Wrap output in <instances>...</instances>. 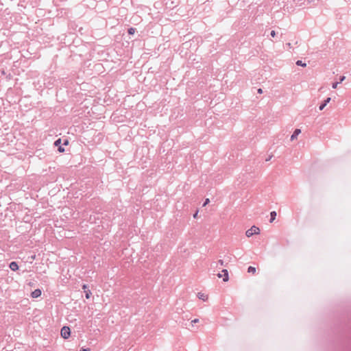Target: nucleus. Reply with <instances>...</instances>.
<instances>
[{
  "mask_svg": "<svg viewBox=\"0 0 351 351\" xmlns=\"http://www.w3.org/2000/svg\"><path fill=\"white\" fill-rule=\"evenodd\" d=\"M259 232H260L259 228L258 227L255 226H253L251 227V228L248 229L245 232V235L247 237H252L254 234H259Z\"/></svg>",
  "mask_w": 351,
  "mask_h": 351,
  "instance_id": "nucleus-1",
  "label": "nucleus"
},
{
  "mask_svg": "<svg viewBox=\"0 0 351 351\" xmlns=\"http://www.w3.org/2000/svg\"><path fill=\"white\" fill-rule=\"evenodd\" d=\"M61 337L65 339H68L71 335V329L69 326H63L60 331Z\"/></svg>",
  "mask_w": 351,
  "mask_h": 351,
  "instance_id": "nucleus-2",
  "label": "nucleus"
},
{
  "mask_svg": "<svg viewBox=\"0 0 351 351\" xmlns=\"http://www.w3.org/2000/svg\"><path fill=\"white\" fill-rule=\"evenodd\" d=\"M54 145L58 147V150L59 152L62 153L64 152V148L61 145V138L57 139L54 142Z\"/></svg>",
  "mask_w": 351,
  "mask_h": 351,
  "instance_id": "nucleus-3",
  "label": "nucleus"
},
{
  "mask_svg": "<svg viewBox=\"0 0 351 351\" xmlns=\"http://www.w3.org/2000/svg\"><path fill=\"white\" fill-rule=\"evenodd\" d=\"M42 291L40 289H36L32 292L31 296L33 298H37L41 295Z\"/></svg>",
  "mask_w": 351,
  "mask_h": 351,
  "instance_id": "nucleus-4",
  "label": "nucleus"
},
{
  "mask_svg": "<svg viewBox=\"0 0 351 351\" xmlns=\"http://www.w3.org/2000/svg\"><path fill=\"white\" fill-rule=\"evenodd\" d=\"M331 100V98L330 97H327L322 104L321 105L319 106V110H324V108H325V106L330 102V101Z\"/></svg>",
  "mask_w": 351,
  "mask_h": 351,
  "instance_id": "nucleus-5",
  "label": "nucleus"
},
{
  "mask_svg": "<svg viewBox=\"0 0 351 351\" xmlns=\"http://www.w3.org/2000/svg\"><path fill=\"white\" fill-rule=\"evenodd\" d=\"M9 267L11 270L15 271L19 269V265L16 262L12 261L10 263Z\"/></svg>",
  "mask_w": 351,
  "mask_h": 351,
  "instance_id": "nucleus-6",
  "label": "nucleus"
},
{
  "mask_svg": "<svg viewBox=\"0 0 351 351\" xmlns=\"http://www.w3.org/2000/svg\"><path fill=\"white\" fill-rule=\"evenodd\" d=\"M301 133L300 129H295L292 135L291 136V140L293 141L297 138V136Z\"/></svg>",
  "mask_w": 351,
  "mask_h": 351,
  "instance_id": "nucleus-7",
  "label": "nucleus"
},
{
  "mask_svg": "<svg viewBox=\"0 0 351 351\" xmlns=\"http://www.w3.org/2000/svg\"><path fill=\"white\" fill-rule=\"evenodd\" d=\"M221 271H222V273L223 274V276H224V277H223V280L224 282L228 281V279H229V277H228V270H227V269H223Z\"/></svg>",
  "mask_w": 351,
  "mask_h": 351,
  "instance_id": "nucleus-8",
  "label": "nucleus"
},
{
  "mask_svg": "<svg viewBox=\"0 0 351 351\" xmlns=\"http://www.w3.org/2000/svg\"><path fill=\"white\" fill-rule=\"evenodd\" d=\"M276 211H271L270 213V219H269V222L271 223L273 222L275 219H276Z\"/></svg>",
  "mask_w": 351,
  "mask_h": 351,
  "instance_id": "nucleus-9",
  "label": "nucleus"
},
{
  "mask_svg": "<svg viewBox=\"0 0 351 351\" xmlns=\"http://www.w3.org/2000/svg\"><path fill=\"white\" fill-rule=\"evenodd\" d=\"M247 272H248V273L254 274V273L256 272V268H255L254 267L250 266V267L247 268Z\"/></svg>",
  "mask_w": 351,
  "mask_h": 351,
  "instance_id": "nucleus-10",
  "label": "nucleus"
},
{
  "mask_svg": "<svg viewBox=\"0 0 351 351\" xmlns=\"http://www.w3.org/2000/svg\"><path fill=\"white\" fill-rule=\"evenodd\" d=\"M296 65L305 67L306 64L303 62L302 60H297Z\"/></svg>",
  "mask_w": 351,
  "mask_h": 351,
  "instance_id": "nucleus-11",
  "label": "nucleus"
},
{
  "mask_svg": "<svg viewBox=\"0 0 351 351\" xmlns=\"http://www.w3.org/2000/svg\"><path fill=\"white\" fill-rule=\"evenodd\" d=\"M198 298L204 301H205L207 299V297L201 293H198Z\"/></svg>",
  "mask_w": 351,
  "mask_h": 351,
  "instance_id": "nucleus-12",
  "label": "nucleus"
},
{
  "mask_svg": "<svg viewBox=\"0 0 351 351\" xmlns=\"http://www.w3.org/2000/svg\"><path fill=\"white\" fill-rule=\"evenodd\" d=\"M136 29L134 27H130L128 29V32L130 35H132L135 33Z\"/></svg>",
  "mask_w": 351,
  "mask_h": 351,
  "instance_id": "nucleus-13",
  "label": "nucleus"
},
{
  "mask_svg": "<svg viewBox=\"0 0 351 351\" xmlns=\"http://www.w3.org/2000/svg\"><path fill=\"white\" fill-rule=\"evenodd\" d=\"M84 292H85L86 298L87 299H88L90 297V295L92 294L91 291L89 289H87V291H85Z\"/></svg>",
  "mask_w": 351,
  "mask_h": 351,
  "instance_id": "nucleus-14",
  "label": "nucleus"
},
{
  "mask_svg": "<svg viewBox=\"0 0 351 351\" xmlns=\"http://www.w3.org/2000/svg\"><path fill=\"white\" fill-rule=\"evenodd\" d=\"M339 84V82H338L332 83V88L333 89L337 88V85H338Z\"/></svg>",
  "mask_w": 351,
  "mask_h": 351,
  "instance_id": "nucleus-15",
  "label": "nucleus"
},
{
  "mask_svg": "<svg viewBox=\"0 0 351 351\" xmlns=\"http://www.w3.org/2000/svg\"><path fill=\"white\" fill-rule=\"evenodd\" d=\"M345 76H341L338 82H339V84L341 83L345 80Z\"/></svg>",
  "mask_w": 351,
  "mask_h": 351,
  "instance_id": "nucleus-16",
  "label": "nucleus"
},
{
  "mask_svg": "<svg viewBox=\"0 0 351 351\" xmlns=\"http://www.w3.org/2000/svg\"><path fill=\"white\" fill-rule=\"evenodd\" d=\"M218 264L223 266V260H219L217 262Z\"/></svg>",
  "mask_w": 351,
  "mask_h": 351,
  "instance_id": "nucleus-17",
  "label": "nucleus"
},
{
  "mask_svg": "<svg viewBox=\"0 0 351 351\" xmlns=\"http://www.w3.org/2000/svg\"><path fill=\"white\" fill-rule=\"evenodd\" d=\"M82 289L85 291H87V289H88V286L86 285H82Z\"/></svg>",
  "mask_w": 351,
  "mask_h": 351,
  "instance_id": "nucleus-18",
  "label": "nucleus"
},
{
  "mask_svg": "<svg viewBox=\"0 0 351 351\" xmlns=\"http://www.w3.org/2000/svg\"><path fill=\"white\" fill-rule=\"evenodd\" d=\"M270 34H271V36L272 37H274V36H276V32H275V31H274V30H272V31L271 32Z\"/></svg>",
  "mask_w": 351,
  "mask_h": 351,
  "instance_id": "nucleus-19",
  "label": "nucleus"
},
{
  "mask_svg": "<svg viewBox=\"0 0 351 351\" xmlns=\"http://www.w3.org/2000/svg\"><path fill=\"white\" fill-rule=\"evenodd\" d=\"M210 202L209 199H206L203 206H206L207 204H208V202Z\"/></svg>",
  "mask_w": 351,
  "mask_h": 351,
  "instance_id": "nucleus-20",
  "label": "nucleus"
},
{
  "mask_svg": "<svg viewBox=\"0 0 351 351\" xmlns=\"http://www.w3.org/2000/svg\"><path fill=\"white\" fill-rule=\"evenodd\" d=\"M80 351H90V348H82Z\"/></svg>",
  "mask_w": 351,
  "mask_h": 351,
  "instance_id": "nucleus-21",
  "label": "nucleus"
},
{
  "mask_svg": "<svg viewBox=\"0 0 351 351\" xmlns=\"http://www.w3.org/2000/svg\"><path fill=\"white\" fill-rule=\"evenodd\" d=\"M257 92H258V93L261 94V93H263V90L261 88H258Z\"/></svg>",
  "mask_w": 351,
  "mask_h": 351,
  "instance_id": "nucleus-22",
  "label": "nucleus"
},
{
  "mask_svg": "<svg viewBox=\"0 0 351 351\" xmlns=\"http://www.w3.org/2000/svg\"><path fill=\"white\" fill-rule=\"evenodd\" d=\"M199 319H195L192 321V323H197L198 322Z\"/></svg>",
  "mask_w": 351,
  "mask_h": 351,
  "instance_id": "nucleus-23",
  "label": "nucleus"
},
{
  "mask_svg": "<svg viewBox=\"0 0 351 351\" xmlns=\"http://www.w3.org/2000/svg\"><path fill=\"white\" fill-rule=\"evenodd\" d=\"M271 158V156L267 157V158L266 159V161H269Z\"/></svg>",
  "mask_w": 351,
  "mask_h": 351,
  "instance_id": "nucleus-24",
  "label": "nucleus"
},
{
  "mask_svg": "<svg viewBox=\"0 0 351 351\" xmlns=\"http://www.w3.org/2000/svg\"><path fill=\"white\" fill-rule=\"evenodd\" d=\"M197 215V212L193 215V217L195 218Z\"/></svg>",
  "mask_w": 351,
  "mask_h": 351,
  "instance_id": "nucleus-25",
  "label": "nucleus"
},
{
  "mask_svg": "<svg viewBox=\"0 0 351 351\" xmlns=\"http://www.w3.org/2000/svg\"><path fill=\"white\" fill-rule=\"evenodd\" d=\"M67 144H68V141H67V140H66V141H64V145H67Z\"/></svg>",
  "mask_w": 351,
  "mask_h": 351,
  "instance_id": "nucleus-26",
  "label": "nucleus"
},
{
  "mask_svg": "<svg viewBox=\"0 0 351 351\" xmlns=\"http://www.w3.org/2000/svg\"><path fill=\"white\" fill-rule=\"evenodd\" d=\"M217 276L219 278H221L222 276L221 274H218Z\"/></svg>",
  "mask_w": 351,
  "mask_h": 351,
  "instance_id": "nucleus-27",
  "label": "nucleus"
}]
</instances>
